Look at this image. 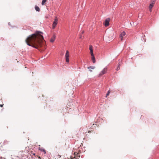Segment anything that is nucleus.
I'll list each match as a JSON object with an SVG mask.
<instances>
[{
    "instance_id": "nucleus-1",
    "label": "nucleus",
    "mask_w": 159,
    "mask_h": 159,
    "mask_svg": "<svg viewBox=\"0 0 159 159\" xmlns=\"http://www.w3.org/2000/svg\"><path fill=\"white\" fill-rule=\"evenodd\" d=\"M42 34L40 31H36L34 34L30 35L25 40L27 44L37 49L38 47L41 46L43 40Z\"/></svg>"
},
{
    "instance_id": "nucleus-2",
    "label": "nucleus",
    "mask_w": 159,
    "mask_h": 159,
    "mask_svg": "<svg viewBox=\"0 0 159 159\" xmlns=\"http://www.w3.org/2000/svg\"><path fill=\"white\" fill-rule=\"evenodd\" d=\"M107 71V67L104 68L100 72L98 75L99 77H101L103 75L105 74Z\"/></svg>"
},
{
    "instance_id": "nucleus-3",
    "label": "nucleus",
    "mask_w": 159,
    "mask_h": 159,
    "mask_svg": "<svg viewBox=\"0 0 159 159\" xmlns=\"http://www.w3.org/2000/svg\"><path fill=\"white\" fill-rule=\"evenodd\" d=\"M58 22V20L57 19V17H55L54 19V21L53 22L52 25V29H54L55 28L56 25Z\"/></svg>"
},
{
    "instance_id": "nucleus-4",
    "label": "nucleus",
    "mask_w": 159,
    "mask_h": 159,
    "mask_svg": "<svg viewBox=\"0 0 159 159\" xmlns=\"http://www.w3.org/2000/svg\"><path fill=\"white\" fill-rule=\"evenodd\" d=\"M65 58L66 59V61L67 62H69V53L68 50L66 51V53L65 54Z\"/></svg>"
},
{
    "instance_id": "nucleus-5",
    "label": "nucleus",
    "mask_w": 159,
    "mask_h": 159,
    "mask_svg": "<svg viewBox=\"0 0 159 159\" xmlns=\"http://www.w3.org/2000/svg\"><path fill=\"white\" fill-rule=\"evenodd\" d=\"M110 20V19L109 18H107L106 19L104 23L105 26L107 27L109 25Z\"/></svg>"
},
{
    "instance_id": "nucleus-6",
    "label": "nucleus",
    "mask_w": 159,
    "mask_h": 159,
    "mask_svg": "<svg viewBox=\"0 0 159 159\" xmlns=\"http://www.w3.org/2000/svg\"><path fill=\"white\" fill-rule=\"evenodd\" d=\"M126 33L124 31L122 32L120 34V37L121 38V41H123L124 40L123 37L125 35Z\"/></svg>"
},
{
    "instance_id": "nucleus-7",
    "label": "nucleus",
    "mask_w": 159,
    "mask_h": 159,
    "mask_svg": "<svg viewBox=\"0 0 159 159\" xmlns=\"http://www.w3.org/2000/svg\"><path fill=\"white\" fill-rule=\"evenodd\" d=\"M81 151L79 150L78 152H75L74 153V154L76 156L78 157H80V153H81Z\"/></svg>"
},
{
    "instance_id": "nucleus-8",
    "label": "nucleus",
    "mask_w": 159,
    "mask_h": 159,
    "mask_svg": "<svg viewBox=\"0 0 159 159\" xmlns=\"http://www.w3.org/2000/svg\"><path fill=\"white\" fill-rule=\"evenodd\" d=\"M39 150L41 152H43V153L44 154H45L46 153V150L42 147L40 148L39 147Z\"/></svg>"
},
{
    "instance_id": "nucleus-9",
    "label": "nucleus",
    "mask_w": 159,
    "mask_h": 159,
    "mask_svg": "<svg viewBox=\"0 0 159 159\" xmlns=\"http://www.w3.org/2000/svg\"><path fill=\"white\" fill-rule=\"evenodd\" d=\"M56 38V36L55 34H53L52 37V38L50 39V41L52 43L54 42Z\"/></svg>"
},
{
    "instance_id": "nucleus-10",
    "label": "nucleus",
    "mask_w": 159,
    "mask_h": 159,
    "mask_svg": "<svg viewBox=\"0 0 159 159\" xmlns=\"http://www.w3.org/2000/svg\"><path fill=\"white\" fill-rule=\"evenodd\" d=\"M154 4L150 3L149 6V8L150 9V11H151L152 10V7H153Z\"/></svg>"
},
{
    "instance_id": "nucleus-11",
    "label": "nucleus",
    "mask_w": 159,
    "mask_h": 159,
    "mask_svg": "<svg viewBox=\"0 0 159 159\" xmlns=\"http://www.w3.org/2000/svg\"><path fill=\"white\" fill-rule=\"evenodd\" d=\"M35 9L36 11H40L39 8L37 6H35Z\"/></svg>"
},
{
    "instance_id": "nucleus-12",
    "label": "nucleus",
    "mask_w": 159,
    "mask_h": 159,
    "mask_svg": "<svg viewBox=\"0 0 159 159\" xmlns=\"http://www.w3.org/2000/svg\"><path fill=\"white\" fill-rule=\"evenodd\" d=\"M91 58L93 62V63H95L96 62V60L94 56L92 57Z\"/></svg>"
},
{
    "instance_id": "nucleus-13",
    "label": "nucleus",
    "mask_w": 159,
    "mask_h": 159,
    "mask_svg": "<svg viewBox=\"0 0 159 159\" xmlns=\"http://www.w3.org/2000/svg\"><path fill=\"white\" fill-rule=\"evenodd\" d=\"M120 63H119L118 64V66H117L116 69V70H120Z\"/></svg>"
},
{
    "instance_id": "nucleus-14",
    "label": "nucleus",
    "mask_w": 159,
    "mask_h": 159,
    "mask_svg": "<svg viewBox=\"0 0 159 159\" xmlns=\"http://www.w3.org/2000/svg\"><path fill=\"white\" fill-rule=\"evenodd\" d=\"M89 49L90 50V52H93V48H92V45H90L89 47Z\"/></svg>"
},
{
    "instance_id": "nucleus-15",
    "label": "nucleus",
    "mask_w": 159,
    "mask_h": 159,
    "mask_svg": "<svg viewBox=\"0 0 159 159\" xmlns=\"http://www.w3.org/2000/svg\"><path fill=\"white\" fill-rule=\"evenodd\" d=\"M87 68L88 69H95V67L94 66H88L87 67Z\"/></svg>"
},
{
    "instance_id": "nucleus-16",
    "label": "nucleus",
    "mask_w": 159,
    "mask_h": 159,
    "mask_svg": "<svg viewBox=\"0 0 159 159\" xmlns=\"http://www.w3.org/2000/svg\"><path fill=\"white\" fill-rule=\"evenodd\" d=\"M156 0H151V3L152 4H154L156 2Z\"/></svg>"
},
{
    "instance_id": "nucleus-17",
    "label": "nucleus",
    "mask_w": 159,
    "mask_h": 159,
    "mask_svg": "<svg viewBox=\"0 0 159 159\" xmlns=\"http://www.w3.org/2000/svg\"><path fill=\"white\" fill-rule=\"evenodd\" d=\"M47 0H43L42 2V5H44V3L46 2Z\"/></svg>"
},
{
    "instance_id": "nucleus-18",
    "label": "nucleus",
    "mask_w": 159,
    "mask_h": 159,
    "mask_svg": "<svg viewBox=\"0 0 159 159\" xmlns=\"http://www.w3.org/2000/svg\"><path fill=\"white\" fill-rule=\"evenodd\" d=\"M110 92H111V91H110V90H108L107 91V94H106V97H107V96L109 95V94L110 93Z\"/></svg>"
},
{
    "instance_id": "nucleus-19",
    "label": "nucleus",
    "mask_w": 159,
    "mask_h": 159,
    "mask_svg": "<svg viewBox=\"0 0 159 159\" xmlns=\"http://www.w3.org/2000/svg\"><path fill=\"white\" fill-rule=\"evenodd\" d=\"M90 54H91V55L92 56V57L94 56L93 53V52H90Z\"/></svg>"
},
{
    "instance_id": "nucleus-20",
    "label": "nucleus",
    "mask_w": 159,
    "mask_h": 159,
    "mask_svg": "<svg viewBox=\"0 0 159 159\" xmlns=\"http://www.w3.org/2000/svg\"><path fill=\"white\" fill-rule=\"evenodd\" d=\"M3 104H0V107H3Z\"/></svg>"
},
{
    "instance_id": "nucleus-21",
    "label": "nucleus",
    "mask_w": 159,
    "mask_h": 159,
    "mask_svg": "<svg viewBox=\"0 0 159 159\" xmlns=\"http://www.w3.org/2000/svg\"><path fill=\"white\" fill-rule=\"evenodd\" d=\"M89 70L90 71V72H92V70Z\"/></svg>"
},
{
    "instance_id": "nucleus-22",
    "label": "nucleus",
    "mask_w": 159,
    "mask_h": 159,
    "mask_svg": "<svg viewBox=\"0 0 159 159\" xmlns=\"http://www.w3.org/2000/svg\"><path fill=\"white\" fill-rule=\"evenodd\" d=\"M33 155H34V156H35V153H32Z\"/></svg>"
},
{
    "instance_id": "nucleus-23",
    "label": "nucleus",
    "mask_w": 159,
    "mask_h": 159,
    "mask_svg": "<svg viewBox=\"0 0 159 159\" xmlns=\"http://www.w3.org/2000/svg\"><path fill=\"white\" fill-rule=\"evenodd\" d=\"M84 33V31H82V34H83Z\"/></svg>"
},
{
    "instance_id": "nucleus-24",
    "label": "nucleus",
    "mask_w": 159,
    "mask_h": 159,
    "mask_svg": "<svg viewBox=\"0 0 159 159\" xmlns=\"http://www.w3.org/2000/svg\"><path fill=\"white\" fill-rule=\"evenodd\" d=\"M96 125V124H93V125Z\"/></svg>"
},
{
    "instance_id": "nucleus-25",
    "label": "nucleus",
    "mask_w": 159,
    "mask_h": 159,
    "mask_svg": "<svg viewBox=\"0 0 159 159\" xmlns=\"http://www.w3.org/2000/svg\"><path fill=\"white\" fill-rule=\"evenodd\" d=\"M39 158H40V157H39Z\"/></svg>"
},
{
    "instance_id": "nucleus-26",
    "label": "nucleus",
    "mask_w": 159,
    "mask_h": 159,
    "mask_svg": "<svg viewBox=\"0 0 159 159\" xmlns=\"http://www.w3.org/2000/svg\"><path fill=\"white\" fill-rule=\"evenodd\" d=\"M71 159H73V158H72Z\"/></svg>"
}]
</instances>
